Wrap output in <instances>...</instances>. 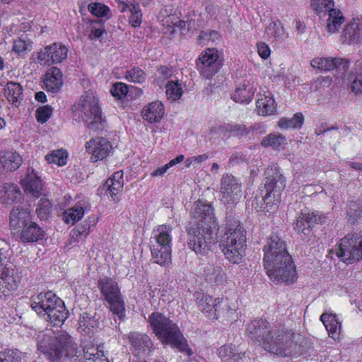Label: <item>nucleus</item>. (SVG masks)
<instances>
[{"instance_id":"f257e3e1","label":"nucleus","mask_w":362,"mask_h":362,"mask_svg":"<svg viewBox=\"0 0 362 362\" xmlns=\"http://www.w3.org/2000/svg\"><path fill=\"white\" fill-rule=\"evenodd\" d=\"M192 217L186 226L187 244L197 255H205L216 242L218 225L210 204L199 200L192 209Z\"/></svg>"},{"instance_id":"f03ea898","label":"nucleus","mask_w":362,"mask_h":362,"mask_svg":"<svg viewBox=\"0 0 362 362\" xmlns=\"http://www.w3.org/2000/svg\"><path fill=\"white\" fill-rule=\"evenodd\" d=\"M264 264L269 279L276 283L293 284L297 281L296 267L287 251L285 242L272 235L264 247Z\"/></svg>"},{"instance_id":"7ed1b4c3","label":"nucleus","mask_w":362,"mask_h":362,"mask_svg":"<svg viewBox=\"0 0 362 362\" xmlns=\"http://www.w3.org/2000/svg\"><path fill=\"white\" fill-rule=\"evenodd\" d=\"M36 339L37 349L49 362H84L74 338L66 331L42 332Z\"/></svg>"},{"instance_id":"20e7f679","label":"nucleus","mask_w":362,"mask_h":362,"mask_svg":"<svg viewBox=\"0 0 362 362\" xmlns=\"http://www.w3.org/2000/svg\"><path fill=\"white\" fill-rule=\"evenodd\" d=\"M252 326L254 330L250 338L252 337L253 341L258 342L266 351L281 356H295L299 354L300 346L293 341V332H281L274 339L266 320H255L252 322Z\"/></svg>"},{"instance_id":"39448f33","label":"nucleus","mask_w":362,"mask_h":362,"mask_svg":"<svg viewBox=\"0 0 362 362\" xmlns=\"http://www.w3.org/2000/svg\"><path fill=\"white\" fill-rule=\"evenodd\" d=\"M150 326L163 344L177 348L181 352L192 356L193 351L189 346L178 326L163 314L153 312L148 317Z\"/></svg>"},{"instance_id":"423d86ee","label":"nucleus","mask_w":362,"mask_h":362,"mask_svg":"<svg viewBox=\"0 0 362 362\" xmlns=\"http://www.w3.org/2000/svg\"><path fill=\"white\" fill-rule=\"evenodd\" d=\"M74 107L90 132H101L105 129L107 121L103 116L99 100L93 93L83 95L79 103Z\"/></svg>"},{"instance_id":"0eeeda50","label":"nucleus","mask_w":362,"mask_h":362,"mask_svg":"<svg viewBox=\"0 0 362 362\" xmlns=\"http://www.w3.org/2000/svg\"><path fill=\"white\" fill-rule=\"evenodd\" d=\"M247 232L240 225L235 228H226L221 239L220 246L227 259L234 264L239 263L245 255Z\"/></svg>"},{"instance_id":"6e6552de","label":"nucleus","mask_w":362,"mask_h":362,"mask_svg":"<svg viewBox=\"0 0 362 362\" xmlns=\"http://www.w3.org/2000/svg\"><path fill=\"white\" fill-rule=\"evenodd\" d=\"M286 180L281 171L275 170L272 175H269L267 180L264 183L266 194L260 198L255 197L252 202L255 208H259L264 213H268L270 210L274 209L278 206L280 200L282 190L285 188Z\"/></svg>"},{"instance_id":"1a4fd4ad","label":"nucleus","mask_w":362,"mask_h":362,"mask_svg":"<svg viewBox=\"0 0 362 362\" xmlns=\"http://www.w3.org/2000/svg\"><path fill=\"white\" fill-rule=\"evenodd\" d=\"M98 286L103 299L110 304L112 314L120 321L125 317L124 302L122 299L118 284L112 278L103 276L98 281Z\"/></svg>"},{"instance_id":"9d476101","label":"nucleus","mask_w":362,"mask_h":362,"mask_svg":"<svg viewBox=\"0 0 362 362\" xmlns=\"http://www.w3.org/2000/svg\"><path fill=\"white\" fill-rule=\"evenodd\" d=\"M171 227L160 226L155 235V243L151 244V252L153 261L161 266H167L171 262Z\"/></svg>"},{"instance_id":"9b49d317","label":"nucleus","mask_w":362,"mask_h":362,"mask_svg":"<svg viewBox=\"0 0 362 362\" xmlns=\"http://www.w3.org/2000/svg\"><path fill=\"white\" fill-rule=\"evenodd\" d=\"M339 259L345 263H354L362 257V235L354 233L340 239L334 249Z\"/></svg>"},{"instance_id":"f8f14e48","label":"nucleus","mask_w":362,"mask_h":362,"mask_svg":"<svg viewBox=\"0 0 362 362\" xmlns=\"http://www.w3.org/2000/svg\"><path fill=\"white\" fill-rule=\"evenodd\" d=\"M218 58V51L214 48H209L202 53L196 62L197 69L200 74L209 78L217 73L221 68V62Z\"/></svg>"},{"instance_id":"ddd939ff","label":"nucleus","mask_w":362,"mask_h":362,"mask_svg":"<svg viewBox=\"0 0 362 362\" xmlns=\"http://www.w3.org/2000/svg\"><path fill=\"white\" fill-rule=\"evenodd\" d=\"M86 151L91 154L90 160L97 162L107 158L113 148L111 142L104 137L91 139L86 144Z\"/></svg>"},{"instance_id":"4468645a","label":"nucleus","mask_w":362,"mask_h":362,"mask_svg":"<svg viewBox=\"0 0 362 362\" xmlns=\"http://www.w3.org/2000/svg\"><path fill=\"white\" fill-rule=\"evenodd\" d=\"M220 185V192L223 195V199L226 202H234L241 197V185L233 175H223Z\"/></svg>"},{"instance_id":"2eb2a0df","label":"nucleus","mask_w":362,"mask_h":362,"mask_svg":"<svg viewBox=\"0 0 362 362\" xmlns=\"http://www.w3.org/2000/svg\"><path fill=\"white\" fill-rule=\"evenodd\" d=\"M67 52L68 49L64 45L54 42L40 50L38 60L43 65L59 63L66 58Z\"/></svg>"},{"instance_id":"dca6fc26","label":"nucleus","mask_w":362,"mask_h":362,"mask_svg":"<svg viewBox=\"0 0 362 362\" xmlns=\"http://www.w3.org/2000/svg\"><path fill=\"white\" fill-rule=\"evenodd\" d=\"M325 218L326 216L322 213L310 212L308 209H304L298 216L294 229L299 233L308 234L313 225L315 223H323Z\"/></svg>"},{"instance_id":"f3484780","label":"nucleus","mask_w":362,"mask_h":362,"mask_svg":"<svg viewBox=\"0 0 362 362\" xmlns=\"http://www.w3.org/2000/svg\"><path fill=\"white\" fill-rule=\"evenodd\" d=\"M310 64L315 69L319 70L329 71L333 69H338V70L346 71L348 70L350 64L346 59L342 57H315L310 61Z\"/></svg>"},{"instance_id":"a211bd4d","label":"nucleus","mask_w":362,"mask_h":362,"mask_svg":"<svg viewBox=\"0 0 362 362\" xmlns=\"http://www.w3.org/2000/svg\"><path fill=\"white\" fill-rule=\"evenodd\" d=\"M59 299L52 291H47L46 293H40L36 296H33L31 299V308L38 315L42 316L46 315V312L51 309V307L57 303Z\"/></svg>"},{"instance_id":"6ab92c4d","label":"nucleus","mask_w":362,"mask_h":362,"mask_svg":"<svg viewBox=\"0 0 362 362\" xmlns=\"http://www.w3.org/2000/svg\"><path fill=\"white\" fill-rule=\"evenodd\" d=\"M129 344L138 354L151 352L154 349L153 343L146 334L139 332H131L127 335Z\"/></svg>"},{"instance_id":"aec40b11","label":"nucleus","mask_w":362,"mask_h":362,"mask_svg":"<svg viewBox=\"0 0 362 362\" xmlns=\"http://www.w3.org/2000/svg\"><path fill=\"white\" fill-rule=\"evenodd\" d=\"M256 106L258 114L262 116L274 114L276 111V104L270 91H262L257 95Z\"/></svg>"},{"instance_id":"412c9836","label":"nucleus","mask_w":362,"mask_h":362,"mask_svg":"<svg viewBox=\"0 0 362 362\" xmlns=\"http://www.w3.org/2000/svg\"><path fill=\"white\" fill-rule=\"evenodd\" d=\"M57 302V303H54V305L51 307V309H49L46 312V315L42 316L46 320L52 323L54 326L62 325L68 317L69 314L64 301L59 298Z\"/></svg>"},{"instance_id":"4be33fe9","label":"nucleus","mask_w":362,"mask_h":362,"mask_svg":"<svg viewBox=\"0 0 362 362\" xmlns=\"http://www.w3.org/2000/svg\"><path fill=\"white\" fill-rule=\"evenodd\" d=\"M22 194L20 188L14 184L4 183L0 189V199L4 205L9 206L21 201Z\"/></svg>"},{"instance_id":"5701e85b","label":"nucleus","mask_w":362,"mask_h":362,"mask_svg":"<svg viewBox=\"0 0 362 362\" xmlns=\"http://www.w3.org/2000/svg\"><path fill=\"white\" fill-rule=\"evenodd\" d=\"M31 221L30 212L21 206L14 207L10 214V226L16 230L29 223Z\"/></svg>"},{"instance_id":"b1692460","label":"nucleus","mask_w":362,"mask_h":362,"mask_svg":"<svg viewBox=\"0 0 362 362\" xmlns=\"http://www.w3.org/2000/svg\"><path fill=\"white\" fill-rule=\"evenodd\" d=\"M45 231L35 222L30 221L21 228L20 239L23 243H33L42 239Z\"/></svg>"},{"instance_id":"393cba45","label":"nucleus","mask_w":362,"mask_h":362,"mask_svg":"<svg viewBox=\"0 0 362 362\" xmlns=\"http://www.w3.org/2000/svg\"><path fill=\"white\" fill-rule=\"evenodd\" d=\"M344 21L342 11L337 9L334 6H331L328 9L325 18V29L328 33H335L339 30Z\"/></svg>"},{"instance_id":"a878e982","label":"nucleus","mask_w":362,"mask_h":362,"mask_svg":"<svg viewBox=\"0 0 362 362\" xmlns=\"http://www.w3.org/2000/svg\"><path fill=\"white\" fill-rule=\"evenodd\" d=\"M46 90L53 93H57L63 84L62 73L57 67H52L46 73V78L44 81Z\"/></svg>"},{"instance_id":"bb28decb","label":"nucleus","mask_w":362,"mask_h":362,"mask_svg":"<svg viewBox=\"0 0 362 362\" xmlns=\"http://www.w3.org/2000/svg\"><path fill=\"white\" fill-rule=\"evenodd\" d=\"M217 354L223 361L238 362L245 358L246 351L238 349L232 344H225L218 349Z\"/></svg>"},{"instance_id":"cd10ccee","label":"nucleus","mask_w":362,"mask_h":362,"mask_svg":"<svg viewBox=\"0 0 362 362\" xmlns=\"http://www.w3.org/2000/svg\"><path fill=\"white\" fill-rule=\"evenodd\" d=\"M362 36V18H354L347 24L343 37L349 43L358 42Z\"/></svg>"},{"instance_id":"c85d7f7f","label":"nucleus","mask_w":362,"mask_h":362,"mask_svg":"<svg viewBox=\"0 0 362 362\" xmlns=\"http://www.w3.org/2000/svg\"><path fill=\"white\" fill-rule=\"evenodd\" d=\"M163 105L159 101L150 103L142 111L143 118L150 123L158 122L164 115Z\"/></svg>"},{"instance_id":"c756f323","label":"nucleus","mask_w":362,"mask_h":362,"mask_svg":"<svg viewBox=\"0 0 362 362\" xmlns=\"http://www.w3.org/2000/svg\"><path fill=\"white\" fill-rule=\"evenodd\" d=\"M320 320L330 337L336 338L339 336L341 332V322L339 321L337 314L332 313V312H325L321 314Z\"/></svg>"},{"instance_id":"7c9ffc66","label":"nucleus","mask_w":362,"mask_h":362,"mask_svg":"<svg viewBox=\"0 0 362 362\" xmlns=\"http://www.w3.org/2000/svg\"><path fill=\"white\" fill-rule=\"evenodd\" d=\"M22 161L21 156L16 152H0V163L5 169L16 170L21 166Z\"/></svg>"},{"instance_id":"2f4dec72","label":"nucleus","mask_w":362,"mask_h":362,"mask_svg":"<svg viewBox=\"0 0 362 362\" xmlns=\"http://www.w3.org/2000/svg\"><path fill=\"white\" fill-rule=\"evenodd\" d=\"M23 185L25 192L31 194L33 197L37 198L41 194L42 185L41 180L37 176L28 175L23 180Z\"/></svg>"},{"instance_id":"473e14b6","label":"nucleus","mask_w":362,"mask_h":362,"mask_svg":"<svg viewBox=\"0 0 362 362\" xmlns=\"http://www.w3.org/2000/svg\"><path fill=\"white\" fill-rule=\"evenodd\" d=\"M98 327V320L95 315L90 313H83L81 315L78 320V329L87 334L93 333L94 330Z\"/></svg>"},{"instance_id":"72a5a7b5","label":"nucleus","mask_w":362,"mask_h":362,"mask_svg":"<svg viewBox=\"0 0 362 362\" xmlns=\"http://www.w3.org/2000/svg\"><path fill=\"white\" fill-rule=\"evenodd\" d=\"M287 144V139L280 132H271L262 139V144L264 147H272L273 149H279Z\"/></svg>"},{"instance_id":"f704fd0d","label":"nucleus","mask_w":362,"mask_h":362,"mask_svg":"<svg viewBox=\"0 0 362 362\" xmlns=\"http://www.w3.org/2000/svg\"><path fill=\"white\" fill-rule=\"evenodd\" d=\"M84 215V206L81 203L66 210L63 213V219L66 223L74 225Z\"/></svg>"},{"instance_id":"c9c22d12","label":"nucleus","mask_w":362,"mask_h":362,"mask_svg":"<svg viewBox=\"0 0 362 362\" xmlns=\"http://www.w3.org/2000/svg\"><path fill=\"white\" fill-rule=\"evenodd\" d=\"M304 122V115L302 113H296L289 119V117H281L279 119L277 125L279 129H299L302 127Z\"/></svg>"},{"instance_id":"e433bc0d","label":"nucleus","mask_w":362,"mask_h":362,"mask_svg":"<svg viewBox=\"0 0 362 362\" xmlns=\"http://www.w3.org/2000/svg\"><path fill=\"white\" fill-rule=\"evenodd\" d=\"M20 279L19 276H14L13 270L11 271L8 268H6L1 274L0 283L2 287L6 288L8 291H9L16 288Z\"/></svg>"},{"instance_id":"4c0bfd02","label":"nucleus","mask_w":362,"mask_h":362,"mask_svg":"<svg viewBox=\"0 0 362 362\" xmlns=\"http://www.w3.org/2000/svg\"><path fill=\"white\" fill-rule=\"evenodd\" d=\"M5 95L8 101L16 104L23 93V87L17 83L9 81L4 88Z\"/></svg>"},{"instance_id":"58836bf2","label":"nucleus","mask_w":362,"mask_h":362,"mask_svg":"<svg viewBox=\"0 0 362 362\" xmlns=\"http://www.w3.org/2000/svg\"><path fill=\"white\" fill-rule=\"evenodd\" d=\"M218 298L214 299L210 296H204L199 300L198 307L203 313H209L213 310L216 313L218 308Z\"/></svg>"},{"instance_id":"ea45409f","label":"nucleus","mask_w":362,"mask_h":362,"mask_svg":"<svg viewBox=\"0 0 362 362\" xmlns=\"http://www.w3.org/2000/svg\"><path fill=\"white\" fill-rule=\"evenodd\" d=\"M332 5H334L333 0H311L313 10L320 18L327 17L328 10Z\"/></svg>"},{"instance_id":"a19ab883","label":"nucleus","mask_w":362,"mask_h":362,"mask_svg":"<svg viewBox=\"0 0 362 362\" xmlns=\"http://www.w3.org/2000/svg\"><path fill=\"white\" fill-rule=\"evenodd\" d=\"M248 83H249V81H247V83H245V82L244 81V83L243 85L241 84V83H240L238 85H237L235 92L231 96V98L235 102L240 103L241 104L248 103V98H249V89H247Z\"/></svg>"},{"instance_id":"79ce46f5","label":"nucleus","mask_w":362,"mask_h":362,"mask_svg":"<svg viewBox=\"0 0 362 362\" xmlns=\"http://www.w3.org/2000/svg\"><path fill=\"white\" fill-rule=\"evenodd\" d=\"M165 93L168 98L173 100H178L182 95L181 84L178 81H170L165 85Z\"/></svg>"},{"instance_id":"37998d69","label":"nucleus","mask_w":362,"mask_h":362,"mask_svg":"<svg viewBox=\"0 0 362 362\" xmlns=\"http://www.w3.org/2000/svg\"><path fill=\"white\" fill-rule=\"evenodd\" d=\"M265 33L269 37L280 39V37L284 35V27L281 22H279V21L271 22L268 25Z\"/></svg>"},{"instance_id":"c03bdc74","label":"nucleus","mask_w":362,"mask_h":362,"mask_svg":"<svg viewBox=\"0 0 362 362\" xmlns=\"http://www.w3.org/2000/svg\"><path fill=\"white\" fill-rule=\"evenodd\" d=\"M66 158L67 154L62 150L53 151L45 156V159L49 163H55L59 166L65 165Z\"/></svg>"},{"instance_id":"a18cd8bd","label":"nucleus","mask_w":362,"mask_h":362,"mask_svg":"<svg viewBox=\"0 0 362 362\" xmlns=\"http://www.w3.org/2000/svg\"><path fill=\"white\" fill-rule=\"evenodd\" d=\"M125 78L133 83H142L146 79L145 72L139 67H133L126 73Z\"/></svg>"},{"instance_id":"49530a36","label":"nucleus","mask_w":362,"mask_h":362,"mask_svg":"<svg viewBox=\"0 0 362 362\" xmlns=\"http://www.w3.org/2000/svg\"><path fill=\"white\" fill-rule=\"evenodd\" d=\"M52 211V204L47 199H41L37 204L36 213L41 220L48 218Z\"/></svg>"},{"instance_id":"de8ad7c7","label":"nucleus","mask_w":362,"mask_h":362,"mask_svg":"<svg viewBox=\"0 0 362 362\" xmlns=\"http://www.w3.org/2000/svg\"><path fill=\"white\" fill-rule=\"evenodd\" d=\"M129 11L131 12L129 23L134 28L140 26L142 21V13L139 4H131Z\"/></svg>"},{"instance_id":"09e8293b","label":"nucleus","mask_w":362,"mask_h":362,"mask_svg":"<svg viewBox=\"0 0 362 362\" xmlns=\"http://www.w3.org/2000/svg\"><path fill=\"white\" fill-rule=\"evenodd\" d=\"M83 353L86 362H102L105 361L103 358V354L93 346L84 349Z\"/></svg>"},{"instance_id":"8fccbe9b","label":"nucleus","mask_w":362,"mask_h":362,"mask_svg":"<svg viewBox=\"0 0 362 362\" xmlns=\"http://www.w3.org/2000/svg\"><path fill=\"white\" fill-rule=\"evenodd\" d=\"M88 9L93 15L97 17L107 16L110 12V8L107 6L98 2L90 4Z\"/></svg>"},{"instance_id":"3c124183","label":"nucleus","mask_w":362,"mask_h":362,"mask_svg":"<svg viewBox=\"0 0 362 362\" xmlns=\"http://www.w3.org/2000/svg\"><path fill=\"white\" fill-rule=\"evenodd\" d=\"M21 353L18 350H8L0 352V362H21Z\"/></svg>"},{"instance_id":"603ef678","label":"nucleus","mask_w":362,"mask_h":362,"mask_svg":"<svg viewBox=\"0 0 362 362\" xmlns=\"http://www.w3.org/2000/svg\"><path fill=\"white\" fill-rule=\"evenodd\" d=\"M52 107L50 105L40 107L36 110L37 120L43 124L46 122L52 115Z\"/></svg>"},{"instance_id":"864d4df0","label":"nucleus","mask_w":362,"mask_h":362,"mask_svg":"<svg viewBox=\"0 0 362 362\" xmlns=\"http://www.w3.org/2000/svg\"><path fill=\"white\" fill-rule=\"evenodd\" d=\"M213 270L212 273H210L211 269H204V274L206 279L209 281L210 282L214 283H218L219 282L221 279L223 278V274L221 273V267H212Z\"/></svg>"},{"instance_id":"5fc2aeb1","label":"nucleus","mask_w":362,"mask_h":362,"mask_svg":"<svg viewBox=\"0 0 362 362\" xmlns=\"http://www.w3.org/2000/svg\"><path fill=\"white\" fill-rule=\"evenodd\" d=\"M100 23L101 21H93L91 22V30L88 35L90 40L99 39L105 33V28Z\"/></svg>"},{"instance_id":"6e6d98bb","label":"nucleus","mask_w":362,"mask_h":362,"mask_svg":"<svg viewBox=\"0 0 362 362\" xmlns=\"http://www.w3.org/2000/svg\"><path fill=\"white\" fill-rule=\"evenodd\" d=\"M219 38V34L215 30L202 31L198 37V42L200 44H205L206 42H214Z\"/></svg>"},{"instance_id":"4d7b16f0","label":"nucleus","mask_w":362,"mask_h":362,"mask_svg":"<svg viewBox=\"0 0 362 362\" xmlns=\"http://www.w3.org/2000/svg\"><path fill=\"white\" fill-rule=\"evenodd\" d=\"M124 180L120 182H113L112 180H107L105 186L107 187V191L110 192V194L115 200L114 196H116L123 188Z\"/></svg>"},{"instance_id":"13d9d810","label":"nucleus","mask_w":362,"mask_h":362,"mask_svg":"<svg viewBox=\"0 0 362 362\" xmlns=\"http://www.w3.org/2000/svg\"><path fill=\"white\" fill-rule=\"evenodd\" d=\"M111 93L114 97L120 99L125 96L128 92L127 86L122 82L115 83L111 88Z\"/></svg>"},{"instance_id":"bf43d9fd","label":"nucleus","mask_w":362,"mask_h":362,"mask_svg":"<svg viewBox=\"0 0 362 362\" xmlns=\"http://www.w3.org/2000/svg\"><path fill=\"white\" fill-rule=\"evenodd\" d=\"M257 52L259 56L264 59L269 58L271 54V49L268 44L264 42H259L257 44Z\"/></svg>"},{"instance_id":"052dcab7","label":"nucleus","mask_w":362,"mask_h":362,"mask_svg":"<svg viewBox=\"0 0 362 362\" xmlns=\"http://www.w3.org/2000/svg\"><path fill=\"white\" fill-rule=\"evenodd\" d=\"M90 228H88V226L85 221L83 225L78 226L76 228L73 229L71 231L70 235L72 238H74V235H83V238H86L87 235L90 233Z\"/></svg>"},{"instance_id":"680f3d73","label":"nucleus","mask_w":362,"mask_h":362,"mask_svg":"<svg viewBox=\"0 0 362 362\" xmlns=\"http://www.w3.org/2000/svg\"><path fill=\"white\" fill-rule=\"evenodd\" d=\"M30 45L21 38L14 40L13 50L18 54L23 52L28 49Z\"/></svg>"},{"instance_id":"e2e57ef3","label":"nucleus","mask_w":362,"mask_h":362,"mask_svg":"<svg viewBox=\"0 0 362 362\" xmlns=\"http://www.w3.org/2000/svg\"><path fill=\"white\" fill-rule=\"evenodd\" d=\"M208 158L209 156L206 153L188 158L185 161L187 163V167H189L193 163H200L204 162L208 159Z\"/></svg>"},{"instance_id":"0e129e2a","label":"nucleus","mask_w":362,"mask_h":362,"mask_svg":"<svg viewBox=\"0 0 362 362\" xmlns=\"http://www.w3.org/2000/svg\"><path fill=\"white\" fill-rule=\"evenodd\" d=\"M158 74L163 77L164 79L169 78L173 76V71L172 68L166 66H160L157 70Z\"/></svg>"},{"instance_id":"69168bd1","label":"nucleus","mask_w":362,"mask_h":362,"mask_svg":"<svg viewBox=\"0 0 362 362\" xmlns=\"http://www.w3.org/2000/svg\"><path fill=\"white\" fill-rule=\"evenodd\" d=\"M185 18L186 19L184 20L186 23L187 29L188 30H196L197 28L198 23L194 18H192L190 16H186Z\"/></svg>"},{"instance_id":"338daca9","label":"nucleus","mask_w":362,"mask_h":362,"mask_svg":"<svg viewBox=\"0 0 362 362\" xmlns=\"http://www.w3.org/2000/svg\"><path fill=\"white\" fill-rule=\"evenodd\" d=\"M351 89L352 92H354L356 94L358 93L362 92V79L356 78L353 81Z\"/></svg>"},{"instance_id":"774afa93","label":"nucleus","mask_w":362,"mask_h":362,"mask_svg":"<svg viewBox=\"0 0 362 362\" xmlns=\"http://www.w3.org/2000/svg\"><path fill=\"white\" fill-rule=\"evenodd\" d=\"M184 159H185V156L183 155H179L175 158L171 160L169 163L165 164V166H168V170L170 168L183 161Z\"/></svg>"}]
</instances>
